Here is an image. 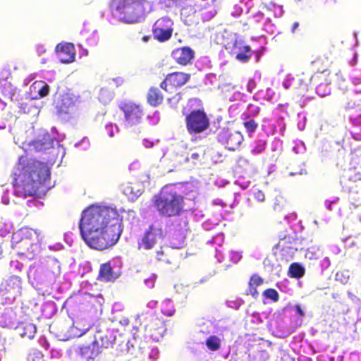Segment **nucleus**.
Wrapping results in <instances>:
<instances>
[{"label": "nucleus", "mask_w": 361, "mask_h": 361, "mask_svg": "<svg viewBox=\"0 0 361 361\" xmlns=\"http://www.w3.org/2000/svg\"><path fill=\"white\" fill-rule=\"evenodd\" d=\"M163 101V95L157 87H151L147 94V102L152 106H157Z\"/></svg>", "instance_id": "obj_29"}, {"label": "nucleus", "mask_w": 361, "mask_h": 361, "mask_svg": "<svg viewBox=\"0 0 361 361\" xmlns=\"http://www.w3.org/2000/svg\"><path fill=\"white\" fill-rule=\"evenodd\" d=\"M118 277V275L114 271L110 262H107L100 265L97 277L99 280L109 282L114 281Z\"/></svg>", "instance_id": "obj_23"}, {"label": "nucleus", "mask_w": 361, "mask_h": 361, "mask_svg": "<svg viewBox=\"0 0 361 361\" xmlns=\"http://www.w3.org/2000/svg\"><path fill=\"white\" fill-rule=\"evenodd\" d=\"M261 111V108L256 104H249L241 116L250 118H256Z\"/></svg>", "instance_id": "obj_36"}, {"label": "nucleus", "mask_w": 361, "mask_h": 361, "mask_svg": "<svg viewBox=\"0 0 361 361\" xmlns=\"http://www.w3.org/2000/svg\"><path fill=\"white\" fill-rule=\"evenodd\" d=\"M289 274L293 278L300 279L304 276L305 269L298 263L294 262L289 267Z\"/></svg>", "instance_id": "obj_38"}, {"label": "nucleus", "mask_w": 361, "mask_h": 361, "mask_svg": "<svg viewBox=\"0 0 361 361\" xmlns=\"http://www.w3.org/2000/svg\"><path fill=\"white\" fill-rule=\"evenodd\" d=\"M101 344L99 348H109L113 345L115 342V337L112 334H106L100 338Z\"/></svg>", "instance_id": "obj_42"}, {"label": "nucleus", "mask_w": 361, "mask_h": 361, "mask_svg": "<svg viewBox=\"0 0 361 361\" xmlns=\"http://www.w3.org/2000/svg\"><path fill=\"white\" fill-rule=\"evenodd\" d=\"M199 13L200 14V10L198 9L196 4L195 6H185L181 9V15L183 16H190L192 14H195Z\"/></svg>", "instance_id": "obj_45"}, {"label": "nucleus", "mask_w": 361, "mask_h": 361, "mask_svg": "<svg viewBox=\"0 0 361 361\" xmlns=\"http://www.w3.org/2000/svg\"><path fill=\"white\" fill-rule=\"evenodd\" d=\"M13 195L25 199L44 194L51 188L47 164L21 157L13 172Z\"/></svg>", "instance_id": "obj_1"}, {"label": "nucleus", "mask_w": 361, "mask_h": 361, "mask_svg": "<svg viewBox=\"0 0 361 361\" xmlns=\"http://www.w3.org/2000/svg\"><path fill=\"white\" fill-rule=\"evenodd\" d=\"M250 23L255 25H259V27H255L256 29L260 28L262 30L269 34L274 33L276 30V26L272 23L271 18L269 17L266 18L264 13L260 11L252 16L250 19Z\"/></svg>", "instance_id": "obj_16"}, {"label": "nucleus", "mask_w": 361, "mask_h": 361, "mask_svg": "<svg viewBox=\"0 0 361 361\" xmlns=\"http://www.w3.org/2000/svg\"><path fill=\"white\" fill-rule=\"evenodd\" d=\"M350 121L352 124L350 134L352 137L358 141L361 140V114L350 116Z\"/></svg>", "instance_id": "obj_27"}, {"label": "nucleus", "mask_w": 361, "mask_h": 361, "mask_svg": "<svg viewBox=\"0 0 361 361\" xmlns=\"http://www.w3.org/2000/svg\"><path fill=\"white\" fill-rule=\"evenodd\" d=\"M319 249L315 247L308 248L305 252V257L309 259H317L319 258Z\"/></svg>", "instance_id": "obj_47"}, {"label": "nucleus", "mask_w": 361, "mask_h": 361, "mask_svg": "<svg viewBox=\"0 0 361 361\" xmlns=\"http://www.w3.org/2000/svg\"><path fill=\"white\" fill-rule=\"evenodd\" d=\"M119 215V221L116 226H122L124 224V221H126L128 224L133 226L135 223V212L133 210H129L128 212H125L124 210L121 211V214L118 213Z\"/></svg>", "instance_id": "obj_35"}, {"label": "nucleus", "mask_w": 361, "mask_h": 361, "mask_svg": "<svg viewBox=\"0 0 361 361\" xmlns=\"http://www.w3.org/2000/svg\"><path fill=\"white\" fill-rule=\"evenodd\" d=\"M124 82V80L121 77H116L114 78H112L111 80V82H109V85H114L115 87H118L121 86Z\"/></svg>", "instance_id": "obj_59"}, {"label": "nucleus", "mask_w": 361, "mask_h": 361, "mask_svg": "<svg viewBox=\"0 0 361 361\" xmlns=\"http://www.w3.org/2000/svg\"><path fill=\"white\" fill-rule=\"evenodd\" d=\"M293 151L298 154H304L306 152V147L305 143L301 140L295 142L294 146L293 147Z\"/></svg>", "instance_id": "obj_49"}, {"label": "nucleus", "mask_w": 361, "mask_h": 361, "mask_svg": "<svg viewBox=\"0 0 361 361\" xmlns=\"http://www.w3.org/2000/svg\"><path fill=\"white\" fill-rule=\"evenodd\" d=\"M98 97L102 103L106 104L113 99V94L107 89L102 88Z\"/></svg>", "instance_id": "obj_43"}, {"label": "nucleus", "mask_w": 361, "mask_h": 361, "mask_svg": "<svg viewBox=\"0 0 361 361\" xmlns=\"http://www.w3.org/2000/svg\"><path fill=\"white\" fill-rule=\"evenodd\" d=\"M331 92V88L328 83H321L316 87V93L321 97L329 95Z\"/></svg>", "instance_id": "obj_44"}, {"label": "nucleus", "mask_w": 361, "mask_h": 361, "mask_svg": "<svg viewBox=\"0 0 361 361\" xmlns=\"http://www.w3.org/2000/svg\"><path fill=\"white\" fill-rule=\"evenodd\" d=\"M188 133L193 135L201 133L209 126V119L203 110H193L185 118Z\"/></svg>", "instance_id": "obj_9"}, {"label": "nucleus", "mask_w": 361, "mask_h": 361, "mask_svg": "<svg viewBox=\"0 0 361 361\" xmlns=\"http://www.w3.org/2000/svg\"><path fill=\"white\" fill-rule=\"evenodd\" d=\"M180 0H157L161 8H171L176 6Z\"/></svg>", "instance_id": "obj_50"}, {"label": "nucleus", "mask_w": 361, "mask_h": 361, "mask_svg": "<svg viewBox=\"0 0 361 361\" xmlns=\"http://www.w3.org/2000/svg\"><path fill=\"white\" fill-rule=\"evenodd\" d=\"M157 259L159 261L169 264H176L177 262V257L173 255V252L170 249L166 250H159L157 252Z\"/></svg>", "instance_id": "obj_31"}, {"label": "nucleus", "mask_w": 361, "mask_h": 361, "mask_svg": "<svg viewBox=\"0 0 361 361\" xmlns=\"http://www.w3.org/2000/svg\"><path fill=\"white\" fill-rule=\"evenodd\" d=\"M119 108L124 114V126L130 128L139 125L144 116L143 108L141 105L133 102H121Z\"/></svg>", "instance_id": "obj_8"}, {"label": "nucleus", "mask_w": 361, "mask_h": 361, "mask_svg": "<svg viewBox=\"0 0 361 361\" xmlns=\"http://www.w3.org/2000/svg\"><path fill=\"white\" fill-rule=\"evenodd\" d=\"M173 59L178 63L186 65L194 58V51L188 47L175 49L171 53Z\"/></svg>", "instance_id": "obj_20"}, {"label": "nucleus", "mask_w": 361, "mask_h": 361, "mask_svg": "<svg viewBox=\"0 0 361 361\" xmlns=\"http://www.w3.org/2000/svg\"><path fill=\"white\" fill-rule=\"evenodd\" d=\"M19 335L22 338H32L36 333V326L32 323L22 322L16 327Z\"/></svg>", "instance_id": "obj_26"}, {"label": "nucleus", "mask_w": 361, "mask_h": 361, "mask_svg": "<svg viewBox=\"0 0 361 361\" xmlns=\"http://www.w3.org/2000/svg\"><path fill=\"white\" fill-rule=\"evenodd\" d=\"M247 95L244 93H242L239 91L234 92L231 97H229V101L235 102V101H242L245 102L247 101Z\"/></svg>", "instance_id": "obj_48"}, {"label": "nucleus", "mask_w": 361, "mask_h": 361, "mask_svg": "<svg viewBox=\"0 0 361 361\" xmlns=\"http://www.w3.org/2000/svg\"><path fill=\"white\" fill-rule=\"evenodd\" d=\"M257 288V286L248 285L246 295H251L252 298H257L259 295Z\"/></svg>", "instance_id": "obj_56"}, {"label": "nucleus", "mask_w": 361, "mask_h": 361, "mask_svg": "<svg viewBox=\"0 0 361 361\" xmlns=\"http://www.w3.org/2000/svg\"><path fill=\"white\" fill-rule=\"evenodd\" d=\"M183 197L172 185L164 187L159 196L154 197V205L159 212L166 216L178 215L183 209Z\"/></svg>", "instance_id": "obj_6"}, {"label": "nucleus", "mask_w": 361, "mask_h": 361, "mask_svg": "<svg viewBox=\"0 0 361 361\" xmlns=\"http://www.w3.org/2000/svg\"><path fill=\"white\" fill-rule=\"evenodd\" d=\"M165 233L161 227H149L142 238L141 242L138 243V248L152 249L157 243L164 239Z\"/></svg>", "instance_id": "obj_13"}, {"label": "nucleus", "mask_w": 361, "mask_h": 361, "mask_svg": "<svg viewBox=\"0 0 361 361\" xmlns=\"http://www.w3.org/2000/svg\"><path fill=\"white\" fill-rule=\"evenodd\" d=\"M118 212L104 204H93L85 209L78 226H116L120 223Z\"/></svg>", "instance_id": "obj_4"}, {"label": "nucleus", "mask_w": 361, "mask_h": 361, "mask_svg": "<svg viewBox=\"0 0 361 361\" xmlns=\"http://www.w3.org/2000/svg\"><path fill=\"white\" fill-rule=\"evenodd\" d=\"M257 87V82L254 78H250L246 85V90L248 92L252 93Z\"/></svg>", "instance_id": "obj_57"}, {"label": "nucleus", "mask_w": 361, "mask_h": 361, "mask_svg": "<svg viewBox=\"0 0 361 361\" xmlns=\"http://www.w3.org/2000/svg\"><path fill=\"white\" fill-rule=\"evenodd\" d=\"M55 104L59 116L70 118L77 111L79 99L72 93H64L59 96Z\"/></svg>", "instance_id": "obj_10"}, {"label": "nucleus", "mask_w": 361, "mask_h": 361, "mask_svg": "<svg viewBox=\"0 0 361 361\" xmlns=\"http://www.w3.org/2000/svg\"><path fill=\"white\" fill-rule=\"evenodd\" d=\"M9 98L12 102L16 103V106L24 113L36 116L39 113V106L37 105V102L35 99L27 93L25 94L24 97L19 98V94L16 90L11 88L9 92Z\"/></svg>", "instance_id": "obj_11"}, {"label": "nucleus", "mask_w": 361, "mask_h": 361, "mask_svg": "<svg viewBox=\"0 0 361 361\" xmlns=\"http://www.w3.org/2000/svg\"><path fill=\"white\" fill-rule=\"evenodd\" d=\"M27 228V227H21L16 232L13 233L12 235V242L16 243L23 242V245L27 247V250L25 252H19L18 255L31 259L36 255L33 249L34 245L30 243L28 238H23L22 236L23 235L28 233Z\"/></svg>", "instance_id": "obj_15"}, {"label": "nucleus", "mask_w": 361, "mask_h": 361, "mask_svg": "<svg viewBox=\"0 0 361 361\" xmlns=\"http://www.w3.org/2000/svg\"><path fill=\"white\" fill-rule=\"evenodd\" d=\"M352 84L355 86L361 85V77L352 76L351 77Z\"/></svg>", "instance_id": "obj_64"}, {"label": "nucleus", "mask_w": 361, "mask_h": 361, "mask_svg": "<svg viewBox=\"0 0 361 361\" xmlns=\"http://www.w3.org/2000/svg\"><path fill=\"white\" fill-rule=\"evenodd\" d=\"M247 1V0H240V4L235 5L231 11V16L233 17L240 16L244 10L243 6L245 7L247 9V13H248L251 8L248 9L247 6L245 5V2Z\"/></svg>", "instance_id": "obj_40"}, {"label": "nucleus", "mask_w": 361, "mask_h": 361, "mask_svg": "<svg viewBox=\"0 0 361 361\" xmlns=\"http://www.w3.org/2000/svg\"><path fill=\"white\" fill-rule=\"evenodd\" d=\"M151 7L147 0H111L109 4L111 24L116 22L126 24H135L143 21L147 13V8Z\"/></svg>", "instance_id": "obj_2"}, {"label": "nucleus", "mask_w": 361, "mask_h": 361, "mask_svg": "<svg viewBox=\"0 0 361 361\" xmlns=\"http://www.w3.org/2000/svg\"><path fill=\"white\" fill-rule=\"evenodd\" d=\"M82 240L90 247L104 250L114 245L122 232L121 227H79Z\"/></svg>", "instance_id": "obj_3"}, {"label": "nucleus", "mask_w": 361, "mask_h": 361, "mask_svg": "<svg viewBox=\"0 0 361 361\" xmlns=\"http://www.w3.org/2000/svg\"><path fill=\"white\" fill-rule=\"evenodd\" d=\"M361 106V98L357 100H351L348 102L345 105V109L348 110L359 108Z\"/></svg>", "instance_id": "obj_53"}, {"label": "nucleus", "mask_w": 361, "mask_h": 361, "mask_svg": "<svg viewBox=\"0 0 361 361\" xmlns=\"http://www.w3.org/2000/svg\"><path fill=\"white\" fill-rule=\"evenodd\" d=\"M345 179H348L353 182H356L361 180V166H357L353 168H350L345 172L341 183L345 181Z\"/></svg>", "instance_id": "obj_33"}, {"label": "nucleus", "mask_w": 361, "mask_h": 361, "mask_svg": "<svg viewBox=\"0 0 361 361\" xmlns=\"http://www.w3.org/2000/svg\"><path fill=\"white\" fill-rule=\"evenodd\" d=\"M339 200V198L337 197H334L331 199H329V200H326L325 202H324V205L326 207V208L329 210V211H331L333 209L332 208V206L335 204H336L338 202V201Z\"/></svg>", "instance_id": "obj_55"}, {"label": "nucleus", "mask_w": 361, "mask_h": 361, "mask_svg": "<svg viewBox=\"0 0 361 361\" xmlns=\"http://www.w3.org/2000/svg\"><path fill=\"white\" fill-rule=\"evenodd\" d=\"M233 202L230 204L231 208L235 207L240 202V194L239 192H234Z\"/></svg>", "instance_id": "obj_63"}, {"label": "nucleus", "mask_w": 361, "mask_h": 361, "mask_svg": "<svg viewBox=\"0 0 361 361\" xmlns=\"http://www.w3.org/2000/svg\"><path fill=\"white\" fill-rule=\"evenodd\" d=\"M88 23H84V28L81 30L80 34L86 37L87 43L90 46H96L99 40V34L97 30H93L91 33L86 36L90 30L87 28Z\"/></svg>", "instance_id": "obj_30"}, {"label": "nucleus", "mask_w": 361, "mask_h": 361, "mask_svg": "<svg viewBox=\"0 0 361 361\" xmlns=\"http://www.w3.org/2000/svg\"><path fill=\"white\" fill-rule=\"evenodd\" d=\"M190 78V75L182 73L175 72L169 74L166 76V82L173 87H180L186 83Z\"/></svg>", "instance_id": "obj_25"}, {"label": "nucleus", "mask_w": 361, "mask_h": 361, "mask_svg": "<svg viewBox=\"0 0 361 361\" xmlns=\"http://www.w3.org/2000/svg\"><path fill=\"white\" fill-rule=\"evenodd\" d=\"M263 295L274 302H277L279 299L278 292L274 288H268L263 292Z\"/></svg>", "instance_id": "obj_46"}, {"label": "nucleus", "mask_w": 361, "mask_h": 361, "mask_svg": "<svg viewBox=\"0 0 361 361\" xmlns=\"http://www.w3.org/2000/svg\"><path fill=\"white\" fill-rule=\"evenodd\" d=\"M223 37H226L223 42L226 49L238 61L247 63L252 54H255L256 61H259L263 54L262 51L264 50L263 47L261 50H252L250 46L245 44L243 38L236 33H228L225 31Z\"/></svg>", "instance_id": "obj_7"}, {"label": "nucleus", "mask_w": 361, "mask_h": 361, "mask_svg": "<svg viewBox=\"0 0 361 361\" xmlns=\"http://www.w3.org/2000/svg\"><path fill=\"white\" fill-rule=\"evenodd\" d=\"M74 46L71 43L59 44L56 47L58 58L64 63H71L75 60Z\"/></svg>", "instance_id": "obj_18"}, {"label": "nucleus", "mask_w": 361, "mask_h": 361, "mask_svg": "<svg viewBox=\"0 0 361 361\" xmlns=\"http://www.w3.org/2000/svg\"><path fill=\"white\" fill-rule=\"evenodd\" d=\"M217 140L228 150L235 151L243 142L244 137L239 131L223 128L218 133Z\"/></svg>", "instance_id": "obj_12"}, {"label": "nucleus", "mask_w": 361, "mask_h": 361, "mask_svg": "<svg viewBox=\"0 0 361 361\" xmlns=\"http://www.w3.org/2000/svg\"><path fill=\"white\" fill-rule=\"evenodd\" d=\"M147 120L151 125H157L160 120V114L159 112L156 111L153 113L152 115L147 116Z\"/></svg>", "instance_id": "obj_52"}, {"label": "nucleus", "mask_w": 361, "mask_h": 361, "mask_svg": "<svg viewBox=\"0 0 361 361\" xmlns=\"http://www.w3.org/2000/svg\"><path fill=\"white\" fill-rule=\"evenodd\" d=\"M9 190L6 188L4 190L2 197H1V202L4 204H9V197H8Z\"/></svg>", "instance_id": "obj_62"}, {"label": "nucleus", "mask_w": 361, "mask_h": 361, "mask_svg": "<svg viewBox=\"0 0 361 361\" xmlns=\"http://www.w3.org/2000/svg\"><path fill=\"white\" fill-rule=\"evenodd\" d=\"M282 86L285 90L290 88L298 89L302 85V80L299 78H295L292 74H286L281 82Z\"/></svg>", "instance_id": "obj_28"}, {"label": "nucleus", "mask_w": 361, "mask_h": 361, "mask_svg": "<svg viewBox=\"0 0 361 361\" xmlns=\"http://www.w3.org/2000/svg\"><path fill=\"white\" fill-rule=\"evenodd\" d=\"M49 92V85L42 80L35 81L30 87V92H27L30 97L35 100L43 98L48 95Z\"/></svg>", "instance_id": "obj_21"}, {"label": "nucleus", "mask_w": 361, "mask_h": 361, "mask_svg": "<svg viewBox=\"0 0 361 361\" xmlns=\"http://www.w3.org/2000/svg\"><path fill=\"white\" fill-rule=\"evenodd\" d=\"M267 140L259 138L253 141L250 145V154L252 156L262 154L267 148Z\"/></svg>", "instance_id": "obj_32"}, {"label": "nucleus", "mask_w": 361, "mask_h": 361, "mask_svg": "<svg viewBox=\"0 0 361 361\" xmlns=\"http://www.w3.org/2000/svg\"><path fill=\"white\" fill-rule=\"evenodd\" d=\"M205 344L209 350L217 351L221 348V339L216 336H210L207 338Z\"/></svg>", "instance_id": "obj_39"}, {"label": "nucleus", "mask_w": 361, "mask_h": 361, "mask_svg": "<svg viewBox=\"0 0 361 361\" xmlns=\"http://www.w3.org/2000/svg\"><path fill=\"white\" fill-rule=\"evenodd\" d=\"M263 283V279L257 274H253L251 276L250 281L248 282V285L250 286H259Z\"/></svg>", "instance_id": "obj_51"}, {"label": "nucleus", "mask_w": 361, "mask_h": 361, "mask_svg": "<svg viewBox=\"0 0 361 361\" xmlns=\"http://www.w3.org/2000/svg\"><path fill=\"white\" fill-rule=\"evenodd\" d=\"M10 265L11 268H13L19 271H21L24 267L23 264L17 259L11 260Z\"/></svg>", "instance_id": "obj_58"}, {"label": "nucleus", "mask_w": 361, "mask_h": 361, "mask_svg": "<svg viewBox=\"0 0 361 361\" xmlns=\"http://www.w3.org/2000/svg\"><path fill=\"white\" fill-rule=\"evenodd\" d=\"M65 138L64 134L58 133L56 128L53 127L51 133L44 129H40L36 138L29 142V146L37 152H43L51 149L49 153L53 156L61 155V159L65 155V149L59 143Z\"/></svg>", "instance_id": "obj_5"}, {"label": "nucleus", "mask_w": 361, "mask_h": 361, "mask_svg": "<svg viewBox=\"0 0 361 361\" xmlns=\"http://www.w3.org/2000/svg\"><path fill=\"white\" fill-rule=\"evenodd\" d=\"M75 147H81L82 149L86 150L90 147V141H89L88 138L84 137L81 140L80 142L75 143Z\"/></svg>", "instance_id": "obj_54"}, {"label": "nucleus", "mask_w": 361, "mask_h": 361, "mask_svg": "<svg viewBox=\"0 0 361 361\" xmlns=\"http://www.w3.org/2000/svg\"><path fill=\"white\" fill-rule=\"evenodd\" d=\"M173 21L169 17H163L157 20L153 25L154 37L160 42L168 40L172 35Z\"/></svg>", "instance_id": "obj_14"}, {"label": "nucleus", "mask_w": 361, "mask_h": 361, "mask_svg": "<svg viewBox=\"0 0 361 361\" xmlns=\"http://www.w3.org/2000/svg\"><path fill=\"white\" fill-rule=\"evenodd\" d=\"M253 196L255 200L260 202H263L265 199L264 194L259 190H255L253 191Z\"/></svg>", "instance_id": "obj_61"}, {"label": "nucleus", "mask_w": 361, "mask_h": 361, "mask_svg": "<svg viewBox=\"0 0 361 361\" xmlns=\"http://www.w3.org/2000/svg\"><path fill=\"white\" fill-rule=\"evenodd\" d=\"M241 118L243 120V127L245 128L248 137H252L258 128V123L255 118H245L243 116H241Z\"/></svg>", "instance_id": "obj_34"}, {"label": "nucleus", "mask_w": 361, "mask_h": 361, "mask_svg": "<svg viewBox=\"0 0 361 361\" xmlns=\"http://www.w3.org/2000/svg\"><path fill=\"white\" fill-rule=\"evenodd\" d=\"M104 130L106 133L109 137H114L116 134L120 132L118 126L111 122L105 124Z\"/></svg>", "instance_id": "obj_41"}, {"label": "nucleus", "mask_w": 361, "mask_h": 361, "mask_svg": "<svg viewBox=\"0 0 361 361\" xmlns=\"http://www.w3.org/2000/svg\"><path fill=\"white\" fill-rule=\"evenodd\" d=\"M185 232H178V233H173L171 237V244L174 248H180L183 246L185 240Z\"/></svg>", "instance_id": "obj_37"}, {"label": "nucleus", "mask_w": 361, "mask_h": 361, "mask_svg": "<svg viewBox=\"0 0 361 361\" xmlns=\"http://www.w3.org/2000/svg\"><path fill=\"white\" fill-rule=\"evenodd\" d=\"M274 95H275V92L271 88L268 87L266 90L265 94L263 97H264V99H266L267 101H271L274 99Z\"/></svg>", "instance_id": "obj_60"}, {"label": "nucleus", "mask_w": 361, "mask_h": 361, "mask_svg": "<svg viewBox=\"0 0 361 361\" xmlns=\"http://www.w3.org/2000/svg\"><path fill=\"white\" fill-rule=\"evenodd\" d=\"M215 1L216 0H198L196 2L202 21H209L216 16Z\"/></svg>", "instance_id": "obj_17"}, {"label": "nucleus", "mask_w": 361, "mask_h": 361, "mask_svg": "<svg viewBox=\"0 0 361 361\" xmlns=\"http://www.w3.org/2000/svg\"><path fill=\"white\" fill-rule=\"evenodd\" d=\"M21 284V279L19 276H11L5 281L4 289L7 293L17 295L20 294Z\"/></svg>", "instance_id": "obj_24"}, {"label": "nucleus", "mask_w": 361, "mask_h": 361, "mask_svg": "<svg viewBox=\"0 0 361 361\" xmlns=\"http://www.w3.org/2000/svg\"><path fill=\"white\" fill-rule=\"evenodd\" d=\"M123 194L128 197L130 201H135L140 197L143 192V186L139 183H128L122 186Z\"/></svg>", "instance_id": "obj_22"}, {"label": "nucleus", "mask_w": 361, "mask_h": 361, "mask_svg": "<svg viewBox=\"0 0 361 361\" xmlns=\"http://www.w3.org/2000/svg\"><path fill=\"white\" fill-rule=\"evenodd\" d=\"M78 353L86 360H94L100 353L99 341L94 339L89 344L80 346Z\"/></svg>", "instance_id": "obj_19"}]
</instances>
